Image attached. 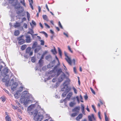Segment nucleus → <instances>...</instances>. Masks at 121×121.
I'll list each match as a JSON object with an SVG mask.
<instances>
[{"instance_id":"f257e3e1","label":"nucleus","mask_w":121,"mask_h":121,"mask_svg":"<svg viewBox=\"0 0 121 121\" xmlns=\"http://www.w3.org/2000/svg\"><path fill=\"white\" fill-rule=\"evenodd\" d=\"M4 73L5 75H6L4 77V79L5 80L6 82H8L9 80V76L12 75L11 73L9 71L7 68H5L4 69Z\"/></svg>"},{"instance_id":"f03ea898","label":"nucleus","mask_w":121,"mask_h":121,"mask_svg":"<svg viewBox=\"0 0 121 121\" xmlns=\"http://www.w3.org/2000/svg\"><path fill=\"white\" fill-rule=\"evenodd\" d=\"M35 116L34 117V120L35 121H38L40 118L42 119L43 118V117L41 115L40 113L38 112V111L36 110H34V112Z\"/></svg>"},{"instance_id":"7ed1b4c3","label":"nucleus","mask_w":121,"mask_h":121,"mask_svg":"<svg viewBox=\"0 0 121 121\" xmlns=\"http://www.w3.org/2000/svg\"><path fill=\"white\" fill-rule=\"evenodd\" d=\"M26 97H22L20 98V102L21 103H24V104L26 105L27 103H29V102L30 101L28 99H26Z\"/></svg>"},{"instance_id":"20e7f679","label":"nucleus","mask_w":121,"mask_h":121,"mask_svg":"<svg viewBox=\"0 0 121 121\" xmlns=\"http://www.w3.org/2000/svg\"><path fill=\"white\" fill-rule=\"evenodd\" d=\"M24 35H22L17 38V39L18 41L19 44L21 45L25 43V40L24 39Z\"/></svg>"},{"instance_id":"39448f33","label":"nucleus","mask_w":121,"mask_h":121,"mask_svg":"<svg viewBox=\"0 0 121 121\" xmlns=\"http://www.w3.org/2000/svg\"><path fill=\"white\" fill-rule=\"evenodd\" d=\"M17 13V14H19L22 13L24 11V9L22 7L20 6L17 7L16 8Z\"/></svg>"},{"instance_id":"423d86ee","label":"nucleus","mask_w":121,"mask_h":121,"mask_svg":"<svg viewBox=\"0 0 121 121\" xmlns=\"http://www.w3.org/2000/svg\"><path fill=\"white\" fill-rule=\"evenodd\" d=\"M80 109V107L79 106L76 107H75L73 109H72V112H75L78 113L79 112V111Z\"/></svg>"},{"instance_id":"0eeeda50","label":"nucleus","mask_w":121,"mask_h":121,"mask_svg":"<svg viewBox=\"0 0 121 121\" xmlns=\"http://www.w3.org/2000/svg\"><path fill=\"white\" fill-rule=\"evenodd\" d=\"M70 82V80L69 79H68L65 81L63 84V85L64 86V88H65V87L68 88V85Z\"/></svg>"},{"instance_id":"6e6552de","label":"nucleus","mask_w":121,"mask_h":121,"mask_svg":"<svg viewBox=\"0 0 121 121\" xmlns=\"http://www.w3.org/2000/svg\"><path fill=\"white\" fill-rule=\"evenodd\" d=\"M65 75L64 73H63L62 74H61L58 78V80L59 82H61L65 78Z\"/></svg>"},{"instance_id":"1a4fd4ad","label":"nucleus","mask_w":121,"mask_h":121,"mask_svg":"<svg viewBox=\"0 0 121 121\" xmlns=\"http://www.w3.org/2000/svg\"><path fill=\"white\" fill-rule=\"evenodd\" d=\"M26 37V41L27 43H30L31 42V39L29 35H27L25 36Z\"/></svg>"},{"instance_id":"9d476101","label":"nucleus","mask_w":121,"mask_h":121,"mask_svg":"<svg viewBox=\"0 0 121 121\" xmlns=\"http://www.w3.org/2000/svg\"><path fill=\"white\" fill-rule=\"evenodd\" d=\"M55 62V60H54L52 62H50L47 66L49 68H50L53 67L54 65Z\"/></svg>"},{"instance_id":"9b49d317","label":"nucleus","mask_w":121,"mask_h":121,"mask_svg":"<svg viewBox=\"0 0 121 121\" xmlns=\"http://www.w3.org/2000/svg\"><path fill=\"white\" fill-rule=\"evenodd\" d=\"M17 85V83L16 82H14L13 83L11 88V89L12 90H13V91H14L15 90Z\"/></svg>"},{"instance_id":"f8f14e48","label":"nucleus","mask_w":121,"mask_h":121,"mask_svg":"<svg viewBox=\"0 0 121 121\" xmlns=\"http://www.w3.org/2000/svg\"><path fill=\"white\" fill-rule=\"evenodd\" d=\"M88 118L89 121H92V120H95L94 115L93 114H92L91 116H89L88 117Z\"/></svg>"},{"instance_id":"ddd939ff","label":"nucleus","mask_w":121,"mask_h":121,"mask_svg":"<svg viewBox=\"0 0 121 121\" xmlns=\"http://www.w3.org/2000/svg\"><path fill=\"white\" fill-rule=\"evenodd\" d=\"M81 108L82 113L84 115H85V113L84 111L85 110V106L83 104H81Z\"/></svg>"},{"instance_id":"4468645a","label":"nucleus","mask_w":121,"mask_h":121,"mask_svg":"<svg viewBox=\"0 0 121 121\" xmlns=\"http://www.w3.org/2000/svg\"><path fill=\"white\" fill-rule=\"evenodd\" d=\"M33 105H31L28 108L29 110H28V112L29 114L30 115H31L32 114H33L34 115V111L32 113V112H29V110H31L33 109Z\"/></svg>"},{"instance_id":"2eb2a0df","label":"nucleus","mask_w":121,"mask_h":121,"mask_svg":"<svg viewBox=\"0 0 121 121\" xmlns=\"http://www.w3.org/2000/svg\"><path fill=\"white\" fill-rule=\"evenodd\" d=\"M73 95V93L72 92H70L67 95V97L65 99L63 100V101L65 102V100L68 99H69L70 97L72 95Z\"/></svg>"},{"instance_id":"dca6fc26","label":"nucleus","mask_w":121,"mask_h":121,"mask_svg":"<svg viewBox=\"0 0 121 121\" xmlns=\"http://www.w3.org/2000/svg\"><path fill=\"white\" fill-rule=\"evenodd\" d=\"M65 59L69 65H71V64L72 61L70 58L69 56H67V57H65Z\"/></svg>"},{"instance_id":"f3484780","label":"nucleus","mask_w":121,"mask_h":121,"mask_svg":"<svg viewBox=\"0 0 121 121\" xmlns=\"http://www.w3.org/2000/svg\"><path fill=\"white\" fill-rule=\"evenodd\" d=\"M45 59L48 61H51L52 60V57L51 55H48L46 57Z\"/></svg>"},{"instance_id":"a211bd4d","label":"nucleus","mask_w":121,"mask_h":121,"mask_svg":"<svg viewBox=\"0 0 121 121\" xmlns=\"http://www.w3.org/2000/svg\"><path fill=\"white\" fill-rule=\"evenodd\" d=\"M22 97H26V96L27 95H28L29 94H28V91H24L22 93Z\"/></svg>"},{"instance_id":"6ab92c4d","label":"nucleus","mask_w":121,"mask_h":121,"mask_svg":"<svg viewBox=\"0 0 121 121\" xmlns=\"http://www.w3.org/2000/svg\"><path fill=\"white\" fill-rule=\"evenodd\" d=\"M44 61L40 59L39 61V66L40 67L42 66L43 65V63Z\"/></svg>"},{"instance_id":"aec40b11","label":"nucleus","mask_w":121,"mask_h":121,"mask_svg":"<svg viewBox=\"0 0 121 121\" xmlns=\"http://www.w3.org/2000/svg\"><path fill=\"white\" fill-rule=\"evenodd\" d=\"M41 48V47L39 45L37 46L35 50V53L38 52Z\"/></svg>"},{"instance_id":"412c9836","label":"nucleus","mask_w":121,"mask_h":121,"mask_svg":"<svg viewBox=\"0 0 121 121\" xmlns=\"http://www.w3.org/2000/svg\"><path fill=\"white\" fill-rule=\"evenodd\" d=\"M29 2L31 8L32 10H33V7L32 5V4L33 3V0H29Z\"/></svg>"},{"instance_id":"4be33fe9","label":"nucleus","mask_w":121,"mask_h":121,"mask_svg":"<svg viewBox=\"0 0 121 121\" xmlns=\"http://www.w3.org/2000/svg\"><path fill=\"white\" fill-rule=\"evenodd\" d=\"M82 114H80L76 117V119L77 120H78L81 119L82 118Z\"/></svg>"},{"instance_id":"5701e85b","label":"nucleus","mask_w":121,"mask_h":121,"mask_svg":"<svg viewBox=\"0 0 121 121\" xmlns=\"http://www.w3.org/2000/svg\"><path fill=\"white\" fill-rule=\"evenodd\" d=\"M38 44L37 42H34L32 48L34 49L37 46Z\"/></svg>"},{"instance_id":"b1692460","label":"nucleus","mask_w":121,"mask_h":121,"mask_svg":"<svg viewBox=\"0 0 121 121\" xmlns=\"http://www.w3.org/2000/svg\"><path fill=\"white\" fill-rule=\"evenodd\" d=\"M20 26V23H19L16 22V23H15L14 25V27L15 28L18 27Z\"/></svg>"},{"instance_id":"393cba45","label":"nucleus","mask_w":121,"mask_h":121,"mask_svg":"<svg viewBox=\"0 0 121 121\" xmlns=\"http://www.w3.org/2000/svg\"><path fill=\"white\" fill-rule=\"evenodd\" d=\"M19 34L20 32L18 30H16L14 32V35L15 36H17Z\"/></svg>"},{"instance_id":"a878e982","label":"nucleus","mask_w":121,"mask_h":121,"mask_svg":"<svg viewBox=\"0 0 121 121\" xmlns=\"http://www.w3.org/2000/svg\"><path fill=\"white\" fill-rule=\"evenodd\" d=\"M78 113L77 112H75L72 113L70 116L72 117H74L77 116L78 114Z\"/></svg>"},{"instance_id":"bb28decb","label":"nucleus","mask_w":121,"mask_h":121,"mask_svg":"<svg viewBox=\"0 0 121 121\" xmlns=\"http://www.w3.org/2000/svg\"><path fill=\"white\" fill-rule=\"evenodd\" d=\"M51 51L54 54H55L57 53L55 48L54 47V48L53 49H52L51 50Z\"/></svg>"},{"instance_id":"cd10ccee","label":"nucleus","mask_w":121,"mask_h":121,"mask_svg":"<svg viewBox=\"0 0 121 121\" xmlns=\"http://www.w3.org/2000/svg\"><path fill=\"white\" fill-rule=\"evenodd\" d=\"M58 51L59 53V54L60 57H61L62 55V53L61 49L59 48H58Z\"/></svg>"},{"instance_id":"c85d7f7f","label":"nucleus","mask_w":121,"mask_h":121,"mask_svg":"<svg viewBox=\"0 0 121 121\" xmlns=\"http://www.w3.org/2000/svg\"><path fill=\"white\" fill-rule=\"evenodd\" d=\"M17 93H18V92H16V93L14 94L15 97L17 99L20 96V94H17Z\"/></svg>"},{"instance_id":"c756f323","label":"nucleus","mask_w":121,"mask_h":121,"mask_svg":"<svg viewBox=\"0 0 121 121\" xmlns=\"http://www.w3.org/2000/svg\"><path fill=\"white\" fill-rule=\"evenodd\" d=\"M31 50V48L30 47L28 48L26 50V53H29V52H30Z\"/></svg>"},{"instance_id":"7c9ffc66","label":"nucleus","mask_w":121,"mask_h":121,"mask_svg":"<svg viewBox=\"0 0 121 121\" xmlns=\"http://www.w3.org/2000/svg\"><path fill=\"white\" fill-rule=\"evenodd\" d=\"M6 121H11L10 118L8 116H7L5 117Z\"/></svg>"},{"instance_id":"2f4dec72","label":"nucleus","mask_w":121,"mask_h":121,"mask_svg":"<svg viewBox=\"0 0 121 121\" xmlns=\"http://www.w3.org/2000/svg\"><path fill=\"white\" fill-rule=\"evenodd\" d=\"M62 72V71L61 69H59L57 72V76H59Z\"/></svg>"},{"instance_id":"473e14b6","label":"nucleus","mask_w":121,"mask_h":121,"mask_svg":"<svg viewBox=\"0 0 121 121\" xmlns=\"http://www.w3.org/2000/svg\"><path fill=\"white\" fill-rule=\"evenodd\" d=\"M43 17L44 20L47 21H48V19L47 16H43Z\"/></svg>"},{"instance_id":"72a5a7b5","label":"nucleus","mask_w":121,"mask_h":121,"mask_svg":"<svg viewBox=\"0 0 121 121\" xmlns=\"http://www.w3.org/2000/svg\"><path fill=\"white\" fill-rule=\"evenodd\" d=\"M69 92L68 91H66L64 93H63L62 94V96L63 97H65L67 94Z\"/></svg>"},{"instance_id":"f704fd0d","label":"nucleus","mask_w":121,"mask_h":121,"mask_svg":"<svg viewBox=\"0 0 121 121\" xmlns=\"http://www.w3.org/2000/svg\"><path fill=\"white\" fill-rule=\"evenodd\" d=\"M75 103L73 102H71L69 104V105L70 107H73L75 105Z\"/></svg>"},{"instance_id":"c9c22d12","label":"nucleus","mask_w":121,"mask_h":121,"mask_svg":"<svg viewBox=\"0 0 121 121\" xmlns=\"http://www.w3.org/2000/svg\"><path fill=\"white\" fill-rule=\"evenodd\" d=\"M26 45H22L21 48V49L22 50H23L25 49L26 47Z\"/></svg>"},{"instance_id":"e433bc0d","label":"nucleus","mask_w":121,"mask_h":121,"mask_svg":"<svg viewBox=\"0 0 121 121\" xmlns=\"http://www.w3.org/2000/svg\"><path fill=\"white\" fill-rule=\"evenodd\" d=\"M29 31L30 33H31V35H32V36L33 37V34L34 33V32L33 30L32 29H30Z\"/></svg>"},{"instance_id":"4c0bfd02","label":"nucleus","mask_w":121,"mask_h":121,"mask_svg":"<svg viewBox=\"0 0 121 121\" xmlns=\"http://www.w3.org/2000/svg\"><path fill=\"white\" fill-rule=\"evenodd\" d=\"M40 33H42L43 34H44V35L46 37H48V34H47L46 33H45L44 31H41V32H40Z\"/></svg>"},{"instance_id":"58836bf2","label":"nucleus","mask_w":121,"mask_h":121,"mask_svg":"<svg viewBox=\"0 0 121 121\" xmlns=\"http://www.w3.org/2000/svg\"><path fill=\"white\" fill-rule=\"evenodd\" d=\"M54 75H50L48 78L47 79L48 80H49L52 77H53L54 76Z\"/></svg>"},{"instance_id":"ea45409f","label":"nucleus","mask_w":121,"mask_h":121,"mask_svg":"<svg viewBox=\"0 0 121 121\" xmlns=\"http://www.w3.org/2000/svg\"><path fill=\"white\" fill-rule=\"evenodd\" d=\"M104 115L105 116V121H109L108 118L107 117V116L105 113H104Z\"/></svg>"},{"instance_id":"a19ab883","label":"nucleus","mask_w":121,"mask_h":121,"mask_svg":"<svg viewBox=\"0 0 121 121\" xmlns=\"http://www.w3.org/2000/svg\"><path fill=\"white\" fill-rule=\"evenodd\" d=\"M35 59L34 57H32L31 59V61L32 62L34 63L35 62Z\"/></svg>"},{"instance_id":"79ce46f5","label":"nucleus","mask_w":121,"mask_h":121,"mask_svg":"<svg viewBox=\"0 0 121 121\" xmlns=\"http://www.w3.org/2000/svg\"><path fill=\"white\" fill-rule=\"evenodd\" d=\"M40 41V40H39ZM40 42H41L40 45H43L44 44V41L43 40H40Z\"/></svg>"},{"instance_id":"37998d69","label":"nucleus","mask_w":121,"mask_h":121,"mask_svg":"<svg viewBox=\"0 0 121 121\" xmlns=\"http://www.w3.org/2000/svg\"><path fill=\"white\" fill-rule=\"evenodd\" d=\"M37 108V109H36H36L38 111H38L39 110H40L41 109L40 106L39 105H38V106Z\"/></svg>"},{"instance_id":"c03bdc74","label":"nucleus","mask_w":121,"mask_h":121,"mask_svg":"<svg viewBox=\"0 0 121 121\" xmlns=\"http://www.w3.org/2000/svg\"><path fill=\"white\" fill-rule=\"evenodd\" d=\"M23 87L22 86H21L19 88V91L20 92H21L23 90Z\"/></svg>"},{"instance_id":"a18cd8bd","label":"nucleus","mask_w":121,"mask_h":121,"mask_svg":"<svg viewBox=\"0 0 121 121\" xmlns=\"http://www.w3.org/2000/svg\"><path fill=\"white\" fill-rule=\"evenodd\" d=\"M90 89L92 92L94 94H95V91L93 90V89L91 87L90 88Z\"/></svg>"},{"instance_id":"49530a36","label":"nucleus","mask_w":121,"mask_h":121,"mask_svg":"<svg viewBox=\"0 0 121 121\" xmlns=\"http://www.w3.org/2000/svg\"><path fill=\"white\" fill-rule=\"evenodd\" d=\"M68 50H69V51H70V52L72 53L73 52V51L71 50V49L70 47L69 46H68Z\"/></svg>"},{"instance_id":"de8ad7c7","label":"nucleus","mask_w":121,"mask_h":121,"mask_svg":"<svg viewBox=\"0 0 121 121\" xmlns=\"http://www.w3.org/2000/svg\"><path fill=\"white\" fill-rule=\"evenodd\" d=\"M0 99L3 102H4L5 100V99L4 98L1 97L0 98Z\"/></svg>"},{"instance_id":"09e8293b","label":"nucleus","mask_w":121,"mask_h":121,"mask_svg":"<svg viewBox=\"0 0 121 121\" xmlns=\"http://www.w3.org/2000/svg\"><path fill=\"white\" fill-rule=\"evenodd\" d=\"M58 25L62 29L63 28V27L62 26L61 24L60 23V21H59L58 22Z\"/></svg>"},{"instance_id":"8fccbe9b","label":"nucleus","mask_w":121,"mask_h":121,"mask_svg":"<svg viewBox=\"0 0 121 121\" xmlns=\"http://www.w3.org/2000/svg\"><path fill=\"white\" fill-rule=\"evenodd\" d=\"M73 88L74 91V93L75 94H77V90L74 87H73Z\"/></svg>"},{"instance_id":"3c124183","label":"nucleus","mask_w":121,"mask_h":121,"mask_svg":"<svg viewBox=\"0 0 121 121\" xmlns=\"http://www.w3.org/2000/svg\"><path fill=\"white\" fill-rule=\"evenodd\" d=\"M32 23L34 26H35L36 25V23L34 21L32 20Z\"/></svg>"},{"instance_id":"603ef678","label":"nucleus","mask_w":121,"mask_h":121,"mask_svg":"<svg viewBox=\"0 0 121 121\" xmlns=\"http://www.w3.org/2000/svg\"><path fill=\"white\" fill-rule=\"evenodd\" d=\"M92 107L93 108V109L94 110V111L95 112H96V110H95V107H94V105H92Z\"/></svg>"},{"instance_id":"864d4df0","label":"nucleus","mask_w":121,"mask_h":121,"mask_svg":"<svg viewBox=\"0 0 121 121\" xmlns=\"http://www.w3.org/2000/svg\"><path fill=\"white\" fill-rule=\"evenodd\" d=\"M98 115L99 118L101 120V118L100 116V112H98Z\"/></svg>"},{"instance_id":"5fc2aeb1","label":"nucleus","mask_w":121,"mask_h":121,"mask_svg":"<svg viewBox=\"0 0 121 121\" xmlns=\"http://www.w3.org/2000/svg\"><path fill=\"white\" fill-rule=\"evenodd\" d=\"M24 26L25 28H27V26L26 24H24Z\"/></svg>"},{"instance_id":"6e6d98bb","label":"nucleus","mask_w":121,"mask_h":121,"mask_svg":"<svg viewBox=\"0 0 121 121\" xmlns=\"http://www.w3.org/2000/svg\"><path fill=\"white\" fill-rule=\"evenodd\" d=\"M44 24L45 26H47L48 28H50V26H48L47 24L45 23Z\"/></svg>"},{"instance_id":"4d7b16f0","label":"nucleus","mask_w":121,"mask_h":121,"mask_svg":"<svg viewBox=\"0 0 121 121\" xmlns=\"http://www.w3.org/2000/svg\"><path fill=\"white\" fill-rule=\"evenodd\" d=\"M57 81V79L56 78H53L52 80V81L53 82H56Z\"/></svg>"},{"instance_id":"13d9d810","label":"nucleus","mask_w":121,"mask_h":121,"mask_svg":"<svg viewBox=\"0 0 121 121\" xmlns=\"http://www.w3.org/2000/svg\"><path fill=\"white\" fill-rule=\"evenodd\" d=\"M88 96L86 95L84 96V98L85 100L87 99L88 98Z\"/></svg>"},{"instance_id":"bf43d9fd","label":"nucleus","mask_w":121,"mask_h":121,"mask_svg":"<svg viewBox=\"0 0 121 121\" xmlns=\"http://www.w3.org/2000/svg\"><path fill=\"white\" fill-rule=\"evenodd\" d=\"M38 11L39 12H40L41 10V8L40 7V6H39L38 7Z\"/></svg>"},{"instance_id":"052dcab7","label":"nucleus","mask_w":121,"mask_h":121,"mask_svg":"<svg viewBox=\"0 0 121 121\" xmlns=\"http://www.w3.org/2000/svg\"><path fill=\"white\" fill-rule=\"evenodd\" d=\"M64 54L66 57H67V56H68L67 55V53L65 52V51L64 52Z\"/></svg>"},{"instance_id":"680f3d73","label":"nucleus","mask_w":121,"mask_h":121,"mask_svg":"<svg viewBox=\"0 0 121 121\" xmlns=\"http://www.w3.org/2000/svg\"><path fill=\"white\" fill-rule=\"evenodd\" d=\"M13 108L14 109H17V108H18V107L16 106H13Z\"/></svg>"},{"instance_id":"e2e57ef3","label":"nucleus","mask_w":121,"mask_h":121,"mask_svg":"<svg viewBox=\"0 0 121 121\" xmlns=\"http://www.w3.org/2000/svg\"><path fill=\"white\" fill-rule=\"evenodd\" d=\"M39 25L42 28V29L43 28V26L42 25L41 23L40 22L39 23Z\"/></svg>"},{"instance_id":"0e129e2a","label":"nucleus","mask_w":121,"mask_h":121,"mask_svg":"<svg viewBox=\"0 0 121 121\" xmlns=\"http://www.w3.org/2000/svg\"><path fill=\"white\" fill-rule=\"evenodd\" d=\"M3 90H4L5 91L6 93H7L9 94V92L7 90L5 89H3Z\"/></svg>"},{"instance_id":"69168bd1","label":"nucleus","mask_w":121,"mask_h":121,"mask_svg":"<svg viewBox=\"0 0 121 121\" xmlns=\"http://www.w3.org/2000/svg\"><path fill=\"white\" fill-rule=\"evenodd\" d=\"M29 53L30 56H31L32 55L33 52L32 51H30Z\"/></svg>"},{"instance_id":"338daca9","label":"nucleus","mask_w":121,"mask_h":121,"mask_svg":"<svg viewBox=\"0 0 121 121\" xmlns=\"http://www.w3.org/2000/svg\"><path fill=\"white\" fill-rule=\"evenodd\" d=\"M76 98L77 99V101L78 102V103L79 102V97L78 96H77L76 97Z\"/></svg>"},{"instance_id":"774afa93","label":"nucleus","mask_w":121,"mask_h":121,"mask_svg":"<svg viewBox=\"0 0 121 121\" xmlns=\"http://www.w3.org/2000/svg\"><path fill=\"white\" fill-rule=\"evenodd\" d=\"M45 6H46V8L49 11V9H48V5L47 4H46V5H45Z\"/></svg>"}]
</instances>
